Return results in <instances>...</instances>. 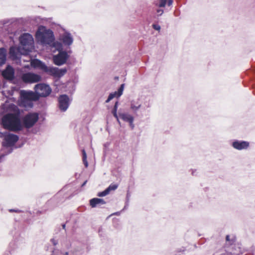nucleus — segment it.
<instances>
[{
  "label": "nucleus",
  "mask_w": 255,
  "mask_h": 255,
  "mask_svg": "<svg viewBox=\"0 0 255 255\" xmlns=\"http://www.w3.org/2000/svg\"><path fill=\"white\" fill-rule=\"evenodd\" d=\"M2 108L6 111L13 112L4 116L2 119L1 123L3 127L12 131L20 130L22 128V125L20 120V112L17 107L13 104H9L6 101L2 105Z\"/></svg>",
  "instance_id": "obj_1"
},
{
  "label": "nucleus",
  "mask_w": 255,
  "mask_h": 255,
  "mask_svg": "<svg viewBox=\"0 0 255 255\" xmlns=\"http://www.w3.org/2000/svg\"><path fill=\"white\" fill-rule=\"evenodd\" d=\"M37 40L43 45H50L53 47L55 42L53 32L50 29H47L45 26H40L36 33Z\"/></svg>",
  "instance_id": "obj_2"
},
{
  "label": "nucleus",
  "mask_w": 255,
  "mask_h": 255,
  "mask_svg": "<svg viewBox=\"0 0 255 255\" xmlns=\"http://www.w3.org/2000/svg\"><path fill=\"white\" fill-rule=\"evenodd\" d=\"M38 100V96L34 92L21 90L20 92V99L18 100L19 106L26 109L31 108L33 102Z\"/></svg>",
  "instance_id": "obj_3"
},
{
  "label": "nucleus",
  "mask_w": 255,
  "mask_h": 255,
  "mask_svg": "<svg viewBox=\"0 0 255 255\" xmlns=\"http://www.w3.org/2000/svg\"><path fill=\"white\" fill-rule=\"evenodd\" d=\"M53 47L55 48L59 52L58 54L53 57L54 63L57 66L63 65L66 62L69 57V55L67 52L63 51L62 44L59 42H54Z\"/></svg>",
  "instance_id": "obj_4"
},
{
  "label": "nucleus",
  "mask_w": 255,
  "mask_h": 255,
  "mask_svg": "<svg viewBox=\"0 0 255 255\" xmlns=\"http://www.w3.org/2000/svg\"><path fill=\"white\" fill-rule=\"evenodd\" d=\"M18 139V136L13 133L6 132L3 134V140L2 142V150L8 151V150H12V147L15 144Z\"/></svg>",
  "instance_id": "obj_5"
},
{
  "label": "nucleus",
  "mask_w": 255,
  "mask_h": 255,
  "mask_svg": "<svg viewBox=\"0 0 255 255\" xmlns=\"http://www.w3.org/2000/svg\"><path fill=\"white\" fill-rule=\"evenodd\" d=\"M20 46L27 53L34 47V40L32 35L29 33H24L19 38Z\"/></svg>",
  "instance_id": "obj_6"
},
{
  "label": "nucleus",
  "mask_w": 255,
  "mask_h": 255,
  "mask_svg": "<svg viewBox=\"0 0 255 255\" xmlns=\"http://www.w3.org/2000/svg\"><path fill=\"white\" fill-rule=\"evenodd\" d=\"M39 115L36 113H29L22 119V124L27 128L32 127L38 121Z\"/></svg>",
  "instance_id": "obj_7"
},
{
  "label": "nucleus",
  "mask_w": 255,
  "mask_h": 255,
  "mask_svg": "<svg viewBox=\"0 0 255 255\" xmlns=\"http://www.w3.org/2000/svg\"><path fill=\"white\" fill-rule=\"evenodd\" d=\"M35 94L39 97H47L51 92V89L49 85L45 84H38L35 86Z\"/></svg>",
  "instance_id": "obj_8"
},
{
  "label": "nucleus",
  "mask_w": 255,
  "mask_h": 255,
  "mask_svg": "<svg viewBox=\"0 0 255 255\" xmlns=\"http://www.w3.org/2000/svg\"><path fill=\"white\" fill-rule=\"evenodd\" d=\"M43 71L55 78H60L67 72L66 68L59 69L58 68L51 66L47 67L46 65L44 67Z\"/></svg>",
  "instance_id": "obj_9"
},
{
  "label": "nucleus",
  "mask_w": 255,
  "mask_h": 255,
  "mask_svg": "<svg viewBox=\"0 0 255 255\" xmlns=\"http://www.w3.org/2000/svg\"><path fill=\"white\" fill-rule=\"evenodd\" d=\"M22 81L25 83H34L40 81V75L31 72L24 73L21 76Z\"/></svg>",
  "instance_id": "obj_10"
},
{
  "label": "nucleus",
  "mask_w": 255,
  "mask_h": 255,
  "mask_svg": "<svg viewBox=\"0 0 255 255\" xmlns=\"http://www.w3.org/2000/svg\"><path fill=\"white\" fill-rule=\"evenodd\" d=\"M27 54L26 51L21 46L18 47L12 46L9 49L10 56L13 59H18L21 55H26Z\"/></svg>",
  "instance_id": "obj_11"
},
{
  "label": "nucleus",
  "mask_w": 255,
  "mask_h": 255,
  "mask_svg": "<svg viewBox=\"0 0 255 255\" xmlns=\"http://www.w3.org/2000/svg\"><path fill=\"white\" fill-rule=\"evenodd\" d=\"M59 40L66 46L71 45L73 42V38L71 34L67 31H64L63 33L60 34Z\"/></svg>",
  "instance_id": "obj_12"
},
{
  "label": "nucleus",
  "mask_w": 255,
  "mask_h": 255,
  "mask_svg": "<svg viewBox=\"0 0 255 255\" xmlns=\"http://www.w3.org/2000/svg\"><path fill=\"white\" fill-rule=\"evenodd\" d=\"M58 101L60 109L64 112L66 111L70 103L69 97L66 95H61L59 97Z\"/></svg>",
  "instance_id": "obj_13"
},
{
  "label": "nucleus",
  "mask_w": 255,
  "mask_h": 255,
  "mask_svg": "<svg viewBox=\"0 0 255 255\" xmlns=\"http://www.w3.org/2000/svg\"><path fill=\"white\" fill-rule=\"evenodd\" d=\"M249 145V142L242 140H236L232 143L233 147L239 150L247 149Z\"/></svg>",
  "instance_id": "obj_14"
},
{
  "label": "nucleus",
  "mask_w": 255,
  "mask_h": 255,
  "mask_svg": "<svg viewBox=\"0 0 255 255\" xmlns=\"http://www.w3.org/2000/svg\"><path fill=\"white\" fill-rule=\"evenodd\" d=\"M14 69L10 66H7L6 69L2 72V76L6 79L12 80L14 77Z\"/></svg>",
  "instance_id": "obj_15"
},
{
  "label": "nucleus",
  "mask_w": 255,
  "mask_h": 255,
  "mask_svg": "<svg viewBox=\"0 0 255 255\" xmlns=\"http://www.w3.org/2000/svg\"><path fill=\"white\" fill-rule=\"evenodd\" d=\"M125 85L124 84H122L118 89L117 92H115L114 93H111L107 100H106V103H109L111 100H112L114 98H119L121 97L123 93V91L124 89Z\"/></svg>",
  "instance_id": "obj_16"
},
{
  "label": "nucleus",
  "mask_w": 255,
  "mask_h": 255,
  "mask_svg": "<svg viewBox=\"0 0 255 255\" xmlns=\"http://www.w3.org/2000/svg\"><path fill=\"white\" fill-rule=\"evenodd\" d=\"M119 117L125 122H128L130 126L132 128H133L134 125L133 124V117L127 113H119Z\"/></svg>",
  "instance_id": "obj_17"
},
{
  "label": "nucleus",
  "mask_w": 255,
  "mask_h": 255,
  "mask_svg": "<svg viewBox=\"0 0 255 255\" xmlns=\"http://www.w3.org/2000/svg\"><path fill=\"white\" fill-rule=\"evenodd\" d=\"M31 65L34 68L43 70L46 65L38 59H33L31 61Z\"/></svg>",
  "instance_id": "obj_18"
},
{
  "label": "nucleus",
  "mask_w": 255,
  "mask_h": 255,
  "mask_svg": "<svg viewBox=\"0 0 255 255\" xmlns=\"http://www.w3.org/2000/svg\"><path fill=\"white\" fill-rule=\"evenodd\" d=\"M90 203L91 207L94 208L96 207L98 205H102L105 204V202L102 199L93 198L90 200Z\"/></svg>",
  "instance_id": "obj_19"
},
{
  "label": "nucleus",
  "mask_w": 255,
  "mask_h": 255,
  "mask_svg": "<svg viewBox=\"0 0 255 255\" xmlns=\"http://www.w3.org/2000/svg\"><path fill=\"white\" fill-rule=\"evenodd\" d=\"M6 51L4 48H0V65L5 63L6 61Z\"/></svg>",
  "instance_id": "obj_20"
},
{
  "label": "nucleus",
  "mask_w": 255,
  "mask_h": 255,
  "mask_svg": "<svg viewBox=\"0 0 255 255\" xmlns=\"http://www.w3.org/2000/svg\"><path fill=\"white\" fill-rule=\"evenodd\" d=\"M141 107V104L138 101H132L130 104V109L134 112L137 111Z\"/></svg>",
  "instance_id": "obj_21"
},
{
  "label": "nucleus",
  "mask_w": 255,
  "mask_h": 255,
  "mask_svg": "<svg viewBox=\"0 0 255 255\" xmlns=\"http://www.w3.org/2000/svg\"><path fill=\"white\" fill-rule=\"evenodd\" d=\"M118 102H117L115 104V106H114V109L112 111V113L114 115V116L116 118L117 121L120 123V121H119V116L117 114V109H118Z\"/></svg>",
  "instance_id": "obj_22"
},
{
  "label": "nucleus",
  "mask_w": 255,
  "mask_h": 255,
  "mask_svg": "<svg viewBox=\"0 0 255 255\" xmlns=\"http://www.w3.org/2000/svg\"><path fill=\"white\" fill-rule=\"evenodd\" d=\"M51 255H68V252H62L61 251H59V250L54 249Z\"/></svg>",
  "instance_id": "obj_23"
},
{
  "label": "nucleus",
  "mask_w": 255,
  "mask_h": 255,
  "mask_svg": "<svg viewBox=\"0 0 255 255\" xmlns=\"http://www.w3.org/2000/svg\"><path fill=\"white\" fill-rule=\"evenodd\" d=\"M118 187V185L117 184H112L106 190L107 191L108 194H109L111 191H114L117 189Z\"/></svg>",
  "instance_id": "obj_24"
},
{
  "label": "nucleus",
  "mask_w": 255,
  "mask_h": 255,
  "mask_svg": "<svg viewBox=\"0 0 255 255\" xmlns=\"http://www.w3.org/2000/svg\"><path fill=\"white\" fill-rule=\"evenodd\" d=\"M82 154H83V161L84 162V164L86 167H87L88 166V163L87 160V154L86 153V151L84 149L82 150Z\"/></svg>",
  "instance_id": "obj_25"
},
{
  "label": "nucleus",
  "mask_w": 255,
  "mask_h": 255,
  "mask_svg": "<svg viewBox=\"0 0 255 255\" xmlns=\"http://www.w3.org/2000/svg\"><path fill=\"white\" fill-rule=\"evenodd\" d=\"M11 152V150H8V151L6 150H2L1 149V152L0 153V159L3 158L5 155Z\"/></svg>",
  "instance_id": "obj_26"
},
{
  "label": "nucleus",
  "mask_w": 255,
  "mask_h": 255,
  "mask_svg": "<svg viewBox=\"0 0 255 255\" xmlns=\"http://www.w3.org/2000/svg\"><path fill=\"white\" fill-rule=\"evenodd\" d=\"M12 93L13 91L12 90L2 91V94L6 97H7L9 96H11L12 95Z\"/></svg>",
  "instance_id": "obj_27"
},
{
  "label": "nucleus",
  "mask_w": 255,
  "mask_h": 255,
  "mask_svg": "<svg viewBox=\"0 0 255 255\" xmlns=\"http://www.w3.org/2000/svg\"><path fill=\"white\" fill-rule=\"evenodd\" d=\"M108 194H108L107 191L106 190H105L103 192L99 193L98 195L99 197H103V196H106Z\"/></svg>",
  "instance_id": "obj_28"
},
{
  "label": "nucleus",
  "mask_w": 255,
  "mask_h": 255,
  "mask_svg": "<svg viewBox=\"0 0 255 255\" xmlns=\"http://www.w3.org/2000/svg\"><path fill=\"white\" fill-rule=\"evenodd\" d=\"M160 3L159 6L160 7H164L166 4L167 0H159Z\"/></svg>",
  "instance_id": "obj_29"
},
{
  "label": "nucleus",
  "mask_w": 255,
  "mask_h": 255,
  "mask_svg": "<svg viewBox=\"0 0 255 255\" xmlns=\"http://www.w3.org/2000/svg\"><path fill=\"white\" fill-rule=\"evenodd\" d=\"M153 27L154 29L156 30H159L160 29V26L157 24H153Z\"/></svg>",
  "instance_id": "obj_30"
},
{
  "label": "nucleus",
  "mask_w": 255,
  "mask_h": 255,
  "mask_svg": "<svg viewBox=\"0 0 255 255\" xmlns=\"http://www.w3.org/2000/svg\"><path fill=\"white\" fill-rule=\"evenodd\" d=\"M51 242L54 246H56L58 244V242L56 240H54V239H51Z\"/></svg>",
  "instance_id": "obj_31"
},
{
  "label": "nucleus",
  "mask_w": 255,
  "mask_h": 255,
  "mask_svg": "<svg viewBox=\"0 0 255 255\" xmlns=\"http://www.w3.org/2000/svg\"><path fill=\"white\" fill-rule=\"evenodd\" d=\"M157 12L158 13V15H161L162 14V13H163V10L162 9H157Z\"/></svg>",
  "instance_id": "obj_32"
},
{
  "label": "nucleus",
  "mask_w": 255,
  "mask_h": 255,
  "mask_svg": "<svg viewBox=\"0 0 255 255\" xmlns=\"http://www.w3.org/2000/svg\"><path fill=\"white\" fill-rule=\"evenodd\" d=\"M167 4H168L169 6H170V5H171L172 4V3H173V0H168L167 1Z\"/></svg>",
  "instance_id": "obj_33"
},
{
  "label": "nucleus",
  "mask_w": 255,
  "mask_h": 255,
  "mask_svg": "<svg viewBox=\"0 0 255 255\" xmlns=\"http://www.w3.org/2000/svg\"><path fill=\"white\" fill-rule=\"evenodd\" d=\"M226 241H229V242L230 241V236L229 235H227L226 236Z\"/></svg>",
  "instance_id": "obj_34"
},
{
  "label": "nucleus",
  "mask_w": 255,
  "mask_h": 255,
  "mask_svg": "<svg viewBox=\"0 0 255 255\" xmlns=\"http://www.w3.org/2000/svg\"><path fill=\"white\" fill-rule=\"evenodd\" d=\"M9 211H10V212H18V211H17V210H13V209H10V210H9Z\"/></svg>",
  "instance_id": "obj_35"
},
{
  "label": "nucleus",
  "mask_w": 255,
  "mask_h": 255,
  "mask_svg": "<svg viewBox=\"0 0 255 255\" xmlns=\"http://www.w3.org/2000/svg\"><path fill=\"white\" fill-rule=\"evenodd\" d=\"M87 181H85L83 184H82V186H84L86 183Z\"/></svg>",
  "instance_id": "obj_36"
},
{
  "label": "nucleus",
  "mask_w": 255,
  "mask_h": 255,
  "mask_svg": "<svg viewBox=\"0 0 255 255\" xmlns=\"http://www.w3.org/2000/svg\"><path fill=\"white\" fill-rule=\"evenodd\" d=\"M62 227H63V229H65V224L63 225H62Z\"/></svg>",
  "instance_id": "obj_37"
}]
</instances>
